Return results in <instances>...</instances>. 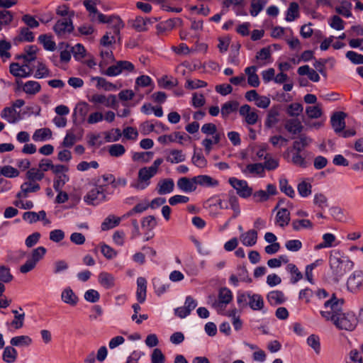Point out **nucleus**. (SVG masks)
<instances>
[{
  "instance_id": "774afa93",
  "label": "nucleus",
  "mask_w": 363,
  "mask_h": 363,
  "mask_svg": "<svg viewBox=\"0 0 363 363\" xmlns=\"http://www.w3.org/2000/svg\"><path fill=\"white\" fill-rule=\"evenodd\" d=\"M238 104L237 102L228 101L223 104L221 107V114L223 116H228L238 108Z\"/></svg>"
},
{
  "instance_id": "20e7f679",
  "label": "nucleus",
  "mask_w": 363,
  "mask_h": 363,
  "mask_svg": "<svg viewBox=\"0 0 363 363\" xmlns=\"http://www.w3.org/2000/svg\"><path fill=\"white\" fill-rule=\"evenodd\" d=\"M333 324L339 330H353L358 323L357 318L352 312H342L333 321Z\"/></svg>"
},
{
  "instance_id": "2eb2a0df",
  "label": "nucleus",
  "mask_w": 363,
  "mask_h": 363,
  "mask_svg": "<svg viewBox=\"0 0 363 363\" xmlns=\"http://www.w3.org/2000/svg\"><path fill=\"white\" fill-rule=\"evenodd\" d=\"M25 53L16 56L17 60H23V66L28 67V64L36 59L37 48L35 45H27L24 48Z\"/></svg>"
},
{
  "instance_id": "052dcab7",
  "label": "nucleus",
  "mask_w": 363,
  "mask_h": 363,
  "mask_svg": "<svg viewBox=\"0 0 363 363\" xmlns=\"http://www.w3.org/2000/svg\"><path fill=\"white\" fill-rule=\"evenodd\" d=\"M313 203L321 210H325L328 206V199L322 193H318L314 195Z\"/></svg>"
},
{
  "instance_id": "a18cd8bd",
  "label": "nucleus",
  "mask_w": 363,
  "mask_h": 363,
  "mask_svg": "<svg viewBox=\"0 0 363 363\" xmlns=\"http://www.w3.org/2000/svg\"><path fill=\"white\" fill-rule=\"evenodd\" d=\"M291 225L295 231H299L301 229H312L313 227L312 222L308 219L294 220Z\"/></svg>"
},
{
  "instance_id": "dca6fc26",
  "label": "nucleus",
  "mask_w": 363,
  "mask_h": 363,
  "mask_svg": "<svg viewBox=\"0 0 363 363\" xmlns=\"http://www.w3.org/2000/svg\"><path fill=\"white\" fill-rule=\"evenodd\" d=\"M1 118L9 123H16L22 120L20 112H18L14 107H5L0 113Z\"/></svg>"
},
{
  "instance_id": "412c9836",
  "label": "nucleus",
  "mask_w": 363,
  "mask_h": 363,
  "mask_svg": "<svg viewBox=\"0 0 363 363\" xmlns=\"http://www.w3.org/2000/svg\"><path fill=\"white\" fill-rule=\"evenodd\" d=\"M240 240L242 243L247 247H252L255 245L257 240V232L256 230H250L240 235Z\"/></svg>"
},
{
  "instance_id": "69168bd1",
  "label": "nucleus",
  "mask_w": 363,
  "mask_h": 363,
  "mask_svg": "<svg viewBox=\"0 0 363 363\" xmlns=\"http://www.w3.org/2000/svg\"><path fill=\"white\" fill-rule=\"evenodd\" d=\"M19 172L17 169L10 166L6 165L1 168L0 175H3L8 178H15L18 177Z\"/></svg>"
},
{
  "instance_id": "ea45409f",
  "label": "nucleus",
  "mask_w": 363,
  "mask_h": 363,
  "mask_svg": "<svg viewBox=\"0 0 363 363\" xmlns=\"http://www.w3.org/2000/svg\"><path fill=\"white\" fill-rule=\"evenodd\" d=\"M279 189L281 192L292 199L295 196V191L293 187L289 184L287 179L285 177H281L279 179Z\"/></svg>"
},
{
  "instance_id": "ddd939ff",
  "label": "nucleus",
  "mask_w": 363,
  "mask_h": 363,
  "mask_svg": "<svg viewBox=\"0 0 363 363\" xmlns=\"http://www.w3.org/2000/svg\"><path fill=\"white\" fill-rule=\"evenodd\" d=\"M241 172L246 177L249 175L257 176L260 178L265 177V171L262 163L248 164L245 167L241 168Z\"/></svg>"
},
{
  "instance_id": "3c124183",
  "label": "nucleus",
  "mask_w": 363,
  "mask_h": 363,
  "mask_svg": "<svg viewBox=\"0 0 363 363\" xmlns=\"http://www.w3.org/2000/svg\"><path fill=\"white\" fill-rule=\"evenodd\" d=\"M178 82L176 79L172 77L171 79H169V77L167 75H164L158 79L159 86L166 89H171L173 87L176 86Z\"/></svg>"
},
{
  "instance_id": "338daca9",
  "label": "nucleus",
  "mask_w": 363,
  "mask_h": 363,
  "mask_svg": "<svg viewBox=\"0 0 363 363\" xmlns=\"http://www.w3.org/2000/svg\"><path fill=\"white\" fill-rule=\"evenodd\" d=\"M346 57L354 65H363V55L350 50L345 54Z\"/></svg>"
},
{
  "instance_id": "c03bdc74",
  "label": "nucleus",
  "mask_w": 363,
  "mask_h": 363,
  "mask_svg": "<svg viewBox=\"0 0 363 363\" xmlns=\"http://www.w3.org/2000/svg\"><path fill=\"white\" fill-rule=\"evenodd\" d=\"M352 4L347 1L342 0L341 5L335 8V11L345 18H349L352 16L351 13Z\"/></svg>"
},
{
  "instance_id": "e433bc0d",
  "label": "nucleus",
  "mask_w": 363,
  "mask_h": 363,
  "mask_svg": "<svg viewBox=\"0 0 363 363\" xmlns=\"http://www.w3.org/2000/svg\"><path fill=\"white\" fill-rule=\"evenodd\" d=\"M17 355V351L13 346H7L4 350L2 358L6 363H13L16 360Z\"/></svg>"
},
{
  "instance_id": "4be33fe9",
  "label": "nucleus",
  "mask_w": 363,
  "mask_h": 363,
  "mask_svg": "<svg viewBox=\"0 0 363 363\" xmlns=\"http://www.w3.org/2000/svg\"><path fill=\"white\" fill-rule=\"evenodd\" d=\"M174 183L172 179H164L157 184V193L160 195L170 194L173 191Z\"/></svg>"
},
{
  "instance_id": "a211bd4d",
  "label": "nucleus",
  "mask_w": 363,
  "mask_h": 363,
  "mask_svg": "<svg viewBox=\"0 0 363 363\" xmlns=\"http://www.w3.org/2000/svg\"><path fill=\"white\" fill-rule=\"evenodd\" d=\"M177 186L180 191L184 193H191L196 189V182L194 181V177L191 179L181 177L177 180Z\"/></svg>"
},
{
  "instance_id": "4c0bfd02",
  "label": "nucleus",
  "mask_w": 363,
  "mask_h": 363,
  "mask_svg": "<svg viewBox=\"0 0 363 363\" xmlns=\"http://www.w3.org/2000/svg\"><path fill=\"white\" fill-rule=\"evenodd\" d=\"M128 23L138 32L147 30L145 18L138 16L135 19L129 20Z\"/></svg>"
},
{
  "instance_id": "6e6552de",
  "label": "nucleus",
  "mask_w": 363,
  "mask_h": 363,
  "mask_svg": "<svg viewBox=\"0 0 363 363\" xmlns=\"http://www.w3.org/2000/svg\"><path fill=\"white\" fill-rule=\"evenodd\" d=\"M229 184L236 190L237 194L242 199H247L252 194V189L249 186L246 180L230 177Z\"/></svg>"
},
{
  "instance_id": "2f4dec72",
  "label": "nucleus",
  "mask_w": 363,
  "mask_h": 363,
  "mask_svg": "<svg viewBox=\"0 0 363 363\" xmlns=\"http://www.w3.org/2000/svg\"><path fill=\"white\" fill-rule=\"evenodd\" d=\"M269 0H252L250 13L253 17L257 16L267 4Z\"/></svg>"
},
{
  "instance_id": "6ab92c4d",
  "label": "nucleus",
  "mask_w": 363,
  "mask_h": 363,
  "mask_svg": "<svg viewBox=\"0 0 363 363\" xmlns=\"http://www.w3.org/2000/svg\"><path fill=\"white\" fill-rule=\"evenodd\" d=\"M194 181L196 182V186L199 185L207 188L216 187L219 184V182L217 179L206 174L195 176L194 177Z\"/></svg>"
},
{
  "instance_id": "5fc2aeb1",
  "label": "nucleus",
  "mask_w": 363,
  "mask_h": 363,
  "mask_svg": "<svg viewBox=\"0 0 363 363\" xmlns=\"http://www.w3.org/2000/svg\"><path fill=\"white\" fill-rule=\"evenodd\" d=\"M71 52L77 61H80L86 56V49L81 43H77L72 47Z\"/></svg>"
},
{
  "instance_id": "72a5a7b5",
  "label": "nucleus",
  "mask_w": 363,
  "mask_h": 363,
  "mask_svg": "<svg viewBox=\"0 0 363 363\" xmlns=\"http://www.w3.org/2000/svg\"><path fill=\"white\" fill-rule=\"evenodd\" d=\"M121 222V218L119 217H116L113 215H109L108 217H106L103 223H101V230H108L110 229H112L119 225Z\"/></svg>"
},
{
  "instance_id": "680f3d73",
  "label": "nucleus",
  "mask_w": 363,
  "mask_h": 363,
  "mask_svg": "<svg viewBox=\"0 0 363 363\" xmlns=\"http://www.w3.org/2000/svg\"><path fill=\"white\" fill-rule=\"evenodd\" d=\"M264 162L262 163L264 170L272 171L276 169L279 167V161L277 159L269 157L267 154L264 157Z\"/></svg>"
},
{
  "instance_id": "a878e982",
  "label": "nucleus",
  "mask_w": 363,
  "mask_h": 363,
  "mask_svg": "<svg viewBox=\"0 0 363 363\" xmlns=\"http://www.w3.org/2000/svg\"><path fill=\"white\" fill-rule=\"evenodd\" d=\"M228 203L229 207L233 211L232 218H236L240 214V208L238 199L233 191H229L228 194Z\"/></svg>"
},
{
  "instance_id": "423d86ee",
  "label": "nucleus",
  "mask_w": 363,
  "mask_h": 363,
  "mask_svg": "<svg viewBox=\"0 0 363 363\" xmlns=\"http://www.w3.org/2000/svg\"><path fill=\"white\" fill-rule=\"evenodd\" d=\"M46 253V249L44 247H38L34 249L30 257L28 258L25 264L21 265L20 272H29L33 269L36 264L44 257Z\"/></svg>"
},
{
  "instance_id": "7c9ffc66",
  "label": "nucleus",
  "mask_w": 363,
  "mask_h": 363,
  "mask_svg": "<svg viewBox=\"0 0 363 363\" xmlns=\"http://www.w3.org/2000/svg\"><path fill=\"white\" fill-rule=\"evenodd\" d=\"M299 6L298 3L293 1L291 2L286 11L285 20L287 22H291L299 16Z\"/></svg>"
},
{
  "instance_id": "c756f323",
  "label": "nucleus",
  "mask_w": 363,
  "mask_h": 363,
  "mask_svg": "<svg viewBox=\"0 0 363 363\" xmlns=\"http://www.w3.org/2000/svg\"><path fill=\"white\" fill-rule=\"evenodd\" d=\"M35 40L34 34L29 30L28 27L20 28L19 35L15 38L16 42H33Z\"/></svg>"
},
{
  "instance_id": "a19ab883",
  "label": "nucleus",
  "mask_w": 363,
  "mask_h": 363,
  "mask_svg": "<svg viewBox=\"0 0 363 363\" xmlns=\"http://www.w3.org/2000/svg\"><path fill=\"white\" fill-rule=\"evenodd\" d=\"M167 161L171 163H179L185 161L186 156L180 150H172L169 155L167 157Z\"/></svg>"
},
{
  "instance_id": "f704fd0d",
  "label": "nucleus",
  "mask_w": 363,
  "mask_h": 363,
  "mask_svg": "<svg viewBox=\"0 0 363 363\" xmlns=\"http://www.w3.org/2000/svg\"><path fill=\"white\" fill-rule=\"evenodd\" d=\"M52 137V131L50 128H44L37 129L33 135V140L35 142L46 141Z\"/></svg>"
},
{
  "instance_id": "4d7b16f0",
  "label": "nucleus",
  "mask_w": 363,
  "mask_h": 363,
  "mask_svg": "<svg viewBox=\"0 0 363 363\" xmlns=\"http://www.w3.org/2000/svg\"><path fill=\"white\" fill-rule=\"evenodd\" d=\"M89 111V105L84 101L79 102L77 104L74 109L73 116L78 114L81 117V118L84 119L86 116Z\"/></svg>"
},
{
  "instance_id": "4468645a",
  "label": "nucleus",
  "mask_w": 363,
  "mask_h": 363,
  "mask_svg": "<svg viewBox=\"0 0 363 363\" xmlns=\"http://www.w3.org/2000/svg\"><path fill=\"white\" fill-rule=\"evenodd\" d=\"M346 114L342 111L333 113L330 118L331 125L337 134H340L345 129Z\"/></svg>"
},
{
  "instance_id": "603ef678",
  "label": "nucleus",
  "mask_w": 363,
  "mask_h": 363,
  "mask_svg": "<svg viewBox=\"0 0 363 363\" xmlns=\"http://www.w3.org/2000/svg\"><path fill=\"white\" fill-rule=\"evenodd\" d=\"M69 177L66 174H61L60 175L55 176L53 182V188L55 191H62V187L67 182H69Z\"/></svg>"
},
{
  "instance_id": "e2e57ef3",
  "label": "nucleus",
  "mask_w": 363,
  "mask_h": 363,
  "mask_svg": "<svg viewBox=\"0 0 363 363\" xmlns=\"http://www.w3.org/2000/svg\"><path fill=\"white\" fill-rule=\"evenodd\" d=\"M152 83V79L147 75H141L135 80V91H138L139 86L147 87Z\"/></svg>"
},
{
  "instance_id": "473e14b6",
  "label": "nucleus",
  "mask_w": 363,
  "mask_h": 363,
  "mask_svg": "<svg viewBox=\"0 0 363 363\" xmlns=\"http://www.w3.org/2000/svg\"><path fill=\"white\" fill-rule=\"evenodd\" d=\"M98 281L106 289H111L115 286V278L112 274H99Z\"/></svg>"
},
{
  "instance_id": "bf43d9fd",
  "label": "nucleus",
  "mask_w": 363,
  "mask_h": 363,
  "mask_svg": "<svg viewBox=\"0 0 363 363\" xmlns=\"http://www.w3.org/2000/svg\"><path fill=\"white\" fill-rule=\"evenodd\" d=\"M192 163L199 168H203L207 165V160L203 156L201 151L196 152V150L191 158Z\"/></svg>"
},
{
  "instance_id": "09e8293b",
  "label": "nucleus",
  "mask_w": 363,
  "mask_h": 363,
  "mask_svg": "<svg viewBox=\"0 0 363 363\" xmlns=\"http://www.w3.org/2000/svg\"><path fill=\"white\" fill-rule=\"evenodd\" d=\"M41 86L39 82L36 81H28L23 87V91L28 94H35L40 91Z\"/></svg>"
},
{
  "instance_id": "79ce46f5",
  "label": "nucleus",
  "mask_w": 363,
  "mask_h": 363,
  "mask_svg": "<svg viewBox=\"0 0 363 363\" xmlns=\"http://www.w3.org/2000/svg\"><path fill=\"white\" fill-rule=\"evenodd\" d=\"M10 343L15 347L29 346L32 339L28 335L16 336L11 339Z\"/></svg>"
},
{
  "instance_id": "0e129e2a",
  "label": "nucleus",
  "mask_w": 363,
  "mask_h": 363,
  "mask_svg": "<svg viewBox=\"0 0 363 363\" xmlns=\"http://www.w3.org/2000/svg\"><path fill=\"white\" fill-rule=\"evenodd\" d=\"M141 224L143 228H145L148 231H151L157 226V223L154 216H148L143 218Z\"/></svg>"
},
{
  "instance_id": "864d4df0",
  "label": "nucleus",
  "mask_w": 363,
  "mask_h": 363,
  "mask_svg": "<svg viewBox=\"0 0 363 363\" xmlns=\"http://www.w3.org/2000/svg\"><path fill=\"white\" fill-rule=\"evenodd\" d=\"M297 190L301 197L306 198L311 194L312 186L306 181H302L297 186Z\"/></svg>"
},
{
  "instance_id": "37998d69",
  "label": "nucleus",
  "mask_w": 363,
  "mask_h": 363,
  "mask_svg": "<svg viewBox=\"0 0 363 363\" xmlns=\"http://www.w3.org/2000/svg\"><path fill=\"white\" fill-rule=\"evenodd\" d=\"M83 5L87 11H89L90 20L93 22L96 21L99 14L101 13V12L97 9L96 6L93 4L91 0H84L83 1Z\"/></svg>"
},
{
  "instance_id": "cd10ccee",
  "label": "nucleus",
  "mask_w": 363,
  "mask_h": 363,
  "mask_svg": "<svg viewBox=\"0 0 363 363\" xmlns=\"http://www.w3.org/2000/svg\"><path fill=\"white\" fill-rule=\"evenodd\" d=\"M290 221V213L286 208H281L277 213L276 223L281 228L286 226Z\"/></svg>"
},
{
  "instance_id": "58836bf2",
  "label": "nucleus",
  "mask_w": 363,
  "mask_h": 363,
  "mask_svg": "<svg viewBox=\"0 0 363 363\" xmlns=\"http://www.w3.org/2000/svg\"><path fill=\"white\" fill-rule=\"evenodd\" d=\"M248 306L254 311L261 310L264 307L262 297L257 294L250 295Z\"/></svg>"
},
{
  "instance_id": "0eeeda50",
  "label": "nucleus",
  "mask_w": 363,
  "mask_h": 363,
  "mask_svg": "<svg viewBox=\"0 0 363 363\" xmlns=\"http://www.w3.org/2000/svg\"><path fill=\"white\" fill-rule=\"evenodd\" d=\"M74 25L71 18L58 20L53 26V30L58 38L66 39L67 35L74 30Z\"/></svg>"
},
{
  "instance_id": "c9c22d12",
  "label": "nucleus",
  "mask_w": 363,
  "mask_h": 363,
  "mask_svg": "<svg viewBox=\"0 0 363 363\" xmlns=\"http://www.w3.org/2000/svg\"><path fill=\"white\" fill-rule=\"evenodd\" d=\"M61 298L65 303L71 306H75L78 302V297L69 287L63 290Z\"/></svg>"
},
{
  "instance_id": "f3484780",
  "label": "nucleus",
  "mask_w": 363,
  "mask_h": 363,
  "mask_svg": "<svg viewBox=\"0 0 363 363\" xmlns=\"http://www.w3.org/2000/svg\"><path fill=\"white\" fill-rule=\"evenodd\" d=\"M40 189V186L38 184L28 180L21 185V190L17 193L16 197L18 199L27 198L29 193L36 192Z\"/></svg>"
},
{
  "instance_id": "c85d7f7f",
  "label": "nucleus",
  "mask_w": 363,
  "mask_h": 363,
  "mask_svg": "<svg viewBox=\"0 0 363 363\" xmlns=\"http://www.w3.org/2000/svg\"><path fill=\"white\" fill-rule=\"evenodd\" d=\"M38 42L41 43L45 50L54 51L56 49V43L52 40V36L48 34L39 35Z\"/></svg>"
},
{
  "instance_id": "1a4fd4ad",
  "label": "nucleus",
  "mask_w": 363,
  "mask_h": 363,
  "mask_svg": "<svg viewBox=\"0 0 363 363\" xmlns=\"http://www.w3.org/2000/svg\"><path fill=\"white\" fill-rule=\"evenodd\" d=\"M96 21L100 23L111 24L113 27L114 33L119 35L121 28L124 27V23L121 18L117 15L106 16L102 13L99 14Z\"/></svg>"
},
{
  "instance_id": "9b49d317",
  "label": "nucleus",
  "mask_w": 363,
  "mask_h": 363,
  "mask_svg": "<svg viewBox=\"0 0 363 363\" xmlns=\"http://www.w3.org/2000/svg\"><path fill=\"white\" fill-rule=\"evenodd\" d=\"M347 287L349 291L356 293L363 289V274H350L347 279Z\"/></svg>"
},
{
  "instance_id": "b1692460",
  "label": "nucleus",
  "mask_w": 363,
  "mask_h": 363,
  "mask_svg": "<svg viewBox=\"0 0 363 363\" xmlns=\"http://www.w3.org/2000/svg\"><path fill=\"white\" fill-rule=\"evenodd\" d=\"M147 281L145 278L139 277L137 280V300L140 303H143L146 298Z\"/></svg>"
},
{
  "instance_id": "8fccbe9b",
  "label": "nucleus",
  "mask_w": 363,
  "mask_h": 363,
  "mask_svg": "<svg viewBox=\"0 0 363 363\" xmlns=\"http://www.w3.org/2000/svg\"><path fill=\"white\" fill-rule=\"evenodd\" d=\"M48 77H51L50 69L43 62H38L37 69L34 74V77L36 79H43Z\"/></svg>"
},
{
  "instance_id": "f03ea898",
  "label": "nucleus",
  "mask_w": 363,
  "mask_h": 363,
  "mask_svg": "<svg viewBox=\"0 0 363 363\" xmlns=\"http://www.w3.org/2000/svg\"><path fill=\"white\" fill-rule=\"evenodd\" d=\"M345 303L343 298H338L335 294L324 303V311H320L321 315L326 320L333 321L342 311Z\"/></svg>"
},
{
  "instance_id": "f8f14e48",
  "label": "nucleus",
  "mask_w": 363,
  "mask_h": 363,
  "mask_svg": "<svg viewBox=\"0 0 363 363\" xmlns=\"http://www.w3.org/2000/svg\"><path fill=\"white\" fill-rule=\"evenodd\" d=\"M232 298L231 291L226 288H222L219 291L218 300L215 301L212 306L217 310H223L232 301Z\"/></svg>"
},
{
  "instance_id": "aec40b11",
  "label": "nucleus",
  "mask_w": 363,
  "mask_h": 363,
  "mask_svg": "<svg viewBox=\"0 0 363 363\" xmlns=\"http://www.w3.org/2000/svg\"><path fill=\"white\" fill-rule=\"evenodd\" d=\"M182 20L180 18H169L167 21L160 22L156 26L157 30L159 33H163L167 30H170L175 27L181 26Z\"/></svg>"
},
{
  "instance_id": "49530a36",
  "label": "nucleus",
  "mask_w": 363,
  "mask_h": 363,
  "mask_svg": "<svg viewBox=\"0 0 363 363\" xmlns=\"http://www.w3.org/2000/svg\"><path fill=\"white\" fill-rule=\"evenodd\" d=\"M92 81H96V86L98 88H102L106 91H112L116 89V86L111 82H108L105 78L101 77H93Z\"/></svg>"
},
{
  "instance_id": "39448f33",
  "label": "nucleus",
  "mask_w": 363,
  "mask_h": 363,
  "mask_svg": "<svg viewBox=\"0 0 363 363\" xmlns=\"http://www.w3.org/2000/svg\"><path fill=\"white\" fill-rule=\"evenodd\" d=\"M156 173L149 167H142L138 171V179L130 186L137 190H144L150 184V179Z\"/></svg>"
},
{
  "instance_id": "5701e85b",
  "label": "nucleus",
  "mask_w": 363,
  "mask_h": 363,
  "mask_svg": "<svg viewBox=\"0 0 363 363\" xmlns=\"http://www.w3.org/2000/svg\"><path fill=\"white\" fill-rule=\"evenodd\" d=\"M24 67L23 65L20 66L18 62H12L9 67L10 73L16 77L27 78L30 77L31 70L26 72Z\"/></svg>"
},
{
  "instance_id": "9d476101",
  "label": "nucleus",
  "mask_w": 363,
  "mask_h": 363,
  "mask_svg": "<svg viewBox=\"0 0 363 363\" xmlns=\"http://www.w3.org/2000/svg\"><path fill=\"white\" fill-rule=\"evenodd\" d=\"M197 306L196 301L191 296L186 298L184 306L174 309V313L180 318H184Z\"/></svg>"
},
{
  "instance_id": "13d9d810",
  "label": "nucleus",
  "mask_w": 363,
  "mask_h": 363,
  "mask_svg": "<svg viewBox=\"0 0 363 363\" xmlns=\"http://www.w3.org/2000/svg\"><path fill=\"white\" fill-rule=\"evenodd\" d=\"M44 173L40 169L31 168L26 173V178L30 182L41 181L44 178Z\"/></svg>"
},
{
  "instance_id": "de8ad7c7",
  "label": "nucleus",
  "mask_w": 363,
  "mask_h": 363,
  "mask_svg": "<svg viewBox=\"0 0 363 363\" xmlns=\"http://www.w3.org/2000/svg\"><path fill=\"white\" fill-rule=\"evenodd\" d=\"M311 140L304 135L299 136L298 139L295 140L293 143V149L297 152H301L306 147H307Z\"/></svg>"
},
{
  "instance_id": "f257e3e1",
  "label": "nucleus",
  "mask_w": 363,
  "mask_h": 363,
  "mask_svg": "<svg viewBox=\"0 0 363 363\" xmlns=\"http://www.w3.org/2000/svg\"><path fill=\"white\" fill-rule=\"evenodd\" d=\"M112 194L113 191L108 190L107 184H101L100 179H98L95 187L89 190L84 196V201L88 205L97 206L108 201V195Z\"/></svg>"
},
{
  "instance_id": "6e6d98bb",
  "label": "nucleus",
  "mask_w": 363,
  "mask_h": 363,
  "mask_svg": "<svg viewBox=\"0 0 363 363\" xmlns=\"http://www.w3.org/2000/svg\"><path fill=\"white\" fill-rule=\"evenodd\" d=\"M108 151L111 156L119 157L125 154V148L123 145L117 143L109 145Z\"/></svg>"
},
{
  "instance_id": "7ed1b4c3",
  "label": "nucleus",
  "mask_w": 363,
  "mask_h": 363,
  "mask_svg": "<svg viewBox=\"0 0 363 363\" xmlns=\"http://www.w3.org/2000/svg\"><path fill=\"white\" fill-rule=\"evenodd\" d=\"M330 267L337 272H347L353 269L354 262L347 256L340 252H335L330 257Z\"/></svg>"
},
{
  "instance_id": "393cba45",
  "label": "nucleus",
  "mask_w": 363,
  "mask_h": 363,
  "mask_svg": "<svg viewBox=\"0 0 363 363\" xmlns=\"http://www.w3.org/2000/svg\"><path fill=\"white\" fill-rule=\"evenodd\" d=\"M279 111L277 107H272L267 113V118L264 122V125L267 128L274 127L279 122Z\"/></svg>"
},
{
  "instance_id": "bb28decb",
  "label": "nucleus",
  "mask_w": 363,
  "mask_h": 363,
  "mask_svg": "<svg viewBox=\"0 0 363 363\" xmlns=\"http://www.w3.org/2000/svg\"><path fill=\"white\" fill-rule=\"evenodd\" d=\"M284 127L288 132L292 134L299 133L303 130V125L298 118H291L287 120Z\"/></svg>"
}]
</instances>
